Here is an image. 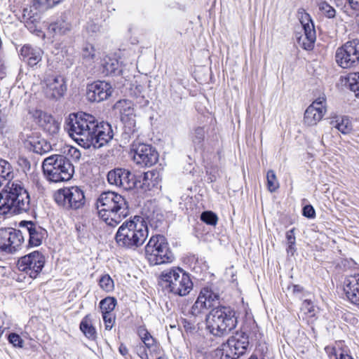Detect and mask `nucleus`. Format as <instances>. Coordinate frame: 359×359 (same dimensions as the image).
<instances>
[{"mask_svg":"<svg viewBox=\"0 0 359 359\" xmlns=\"http://www.w3.org/2000/svg\"><path fill=\"white\" fill-rule=\"evenodd\" d=\"M65 129L69 136L84 149H99L107 144L114 137L111 126L99 122L95 117L86 113L69 114Z\"/></svg>","mask_w":359,"mask_h":359,"instance_id":"obj_1","label":"nucleus"},{"mask_svg":"<svg viewBox=\"0 0 359 359\" xmlns=\"http://www.w3.org/2000/svg\"><path fill=\"white\" fill-rule=\"evenodd\" d=\"M98 216L107 225L115 226L130 213L126 198L114 191L102 192L96 201Z\"/></svg>","mask_w":359,"mask_h":359,"instance_id":"obj_2","label":"nucleus"},{"mask_svg":"<svg viewBox=\"0 0 359 359\" xmlns=\"http://www.w3.org/2000/svg\"><path fill=\"white\" fill-rule=\"evenodd\" d=\"M30 208L27 191L20 181L6 182L0 191V214L18 215L27 212Z\"/></svg>","mask_w":359,"mask_h":359,"instance_id":"obj_3","label":"nucleus"},{"mask_svg":"<svg viewBox=\"0 0 359 359\" xmlns=\"http://www.w3.org/2000/svg\"><path fill=\"white\" fill-rule=\"evenodd\" d=\"M147 237V222L142 217L135 216L119 226L115 240L119 247L135 250L143 245Z\"/></svg>","mask_w":359,"mask_h":359,"instance_id":"obj_4","label":"nucleus"},{"mask_svg":"<svg viewBox=\"0 0 359 359\" xmlns=\"http://www.w3.org/2000/svg\"><path fill=\"white\" fill-rule=\"evenodd\" d=\"M206 320L208 330L216 337L228 334L236 327L238 323L234 309L225 306L213 308Z\"/></svg>","mask_w":359,"mask_h":359,"instance_id":"obj_5","label":"nucleus"},{"mask_svg":"<svg viewBox=\"0 0 359 359\" xmlns=\"http://www.w3.org/2000/svg\"><path fill=\"white\" fill-rule=\"evenodd\" d=\"M160 277L165 290L175 295L186 296L193 289V283L189 275L180 267L165 270Z\"/></svg>","mask_w":359,"mask_h":359,"instance_id":"obj_6","label":"nucleus"},{"mask_svg":"<svg viewBox=\"0 0 359 359\" xmlns=\"http://www.w3.org/2000/svg\"><path fill=\"white\" fill-rule=\"evenodd\" d=\"M42 168L47 179L55 183L69 180L74 172L69 160L60 154L46 158L43 161Z\"/></svg>","mask_w":359,"mask_h":359,"instance_id":"obj_7","label":"nucleus"},{"mask_svg":"<svg viewBox=\"0 0 359 359\" xmlns=\"http://www.w3.org/2000/svg\"><path fill=\"white\" fill-rule=\"evenodd\" d=\"M144 252L149 264L153 266L171 263L175 258L167 239L161 235L150 238L144 248Z\"/></svg>","mask_w":359,"mask_h":359,"instance_id":"obj_8","label":"nucleus"},{"mask_svg":"<svg viewBox=\"0 0 359 359\" xmlns=\"http://www.w3.org/2000/svg\"><path fill=\"white\" fill-rule=\"evenodd\" d=\"M249 346L248 335L243 331H238L231 337L222 348L215 351V355L220 359H237L243 355Z\"/></svg>","mask_w":359,"mask_h":359,"instance_id":"obj_9","label":"nucleus"},{"mask_svg":"<svg viewBox=\"0 0 359 359\" xmlns=\"http://www.w3.org/2000/svg\"><path fill=\"white\" fill-rule=\"evenodd\" d=\"M55 203L65 210H78L85 205L86 198L83 191L74 186L58 189L54 194Z\"/></svg>","mask_w":359,"mask_h":359,"instance_id":"obj_10","label":"nucleus"},{"mask_svg":"<svg viewBox=\"0 0 359 359\" xmlns=\"http://www.w3.org/2000/svg\"><path fill=\"white\" fill-rule=\"evenodd\" d=\"M336 61L342 68L355 66L359 62V41L353 40L346 42L337 50Z\"/></svg>","mask_w":359,"mask_h":359,"instance_id":"obj_11","label":"nucleus"},{"mask_svg":"<svg viewBox=\"0 0 359 359\" xmlns=\"http://www.w3.org/2000/svg\"><path fill=\"white\" fill-rule=\"evenodd\" d=\"M131 153L133 154L134 161L141 166L150 167L158 160V154L151 144L134 142Z\"/></svg>","mask_w":359,"mask_h":359,"instance_id":"obj_12","label":"nucleus"},{"mask_svg":"<svg viewBox=\"0 0 359 359\" xmlns=\"http://www.w3.org/2000/svg\"><path fill=\"white\" fill-rule=\"evenodd\" d=\"M45 264V257L39 251H34L20 258L18 268L32 278H36Z\"/></svg>","mask_w":359,"mask_h":359,"instance_id":"obj_13","label":"nucleus"},{"mask_svg":"<svg viewBox=\"0 0 359 359\" xmlns=\"http://www.w3.org/2000/svg\"><path fill=\"white\" fill-rule=\"evenodd\" d=\"M24 241L22 232L11 228L0 229V250L8 253L18 251Z\"/></svg>","mask_w":359,"mask_h":359,"instance_id":"obj_14","label":"nucleus"},{"mask_svg":"<svg viewBox=\"0 0 359 359\" xmlns=\"http://www.w3.org/2000/svg\"><path fill=\"white\" fill-rule=\"evenodd\" d=\"M298 18L304 31V37L299 38L300 43L302 39V47L305 50H311L313 48L316 39V34L313 20L309 13L304 9L299 8L297 12Z\"/></svg>","mask_w":359,"mask_h":359,"instance_id":"obj_15","label":"nucleus"},{"mask_svg":"<svg viewBox=\"0 0 359 359\" xmlns=\"http://www.w3.org/2000/svg\"><path fill=\"white\" fill-rule=\"evenodd\" d=\"M107 180L111 185L130 190L135 187V176L131 172L124 168H115L107 174Z\"/></svg>","mask_w":359,"mask_h":359,"instance_id":"obj_16","label":"nucleus"},{"mask_svg":"<svg viewBox=\"0 0 359 359\" xmlns=\"http://www.w3.org/2000/svg\"><path fill=\"white\" fill-rule=\"evenodd\" d=\"M326 100L320 97L309 105L304 112V122L309 126H316L326 112Z\"/></svg>","mask_w":359,"mask_h":359,"instance_id":"obj_17","label":"nucleus"},{"mask_svg":"<svg viewBox=\"0 0 359 359\" xmlns=\"http://www.w3.org/2000/svg\"><path fill=\"white\" fill-rule=\"evenodd\" d=\"M111 84L104 81H95L87 86L86 96L89 101L100 102L108 99L112 93Z\"/></svg>","mask_w":359,"mask_h":359,"instance_id":"obj_18","label":"nucleus"},{"mask_svg":"<svg viewBox=\"0 0 359 359\" xmlns=\"http://www.w3.org/2000/svg\"><path fill=\"white\" fill-rule=\"evenodd\" d=\"M44 92L50 99H59L62 97L67 90L65 81L60 75H49L45 79Z\"/></svg>","mask_w":359,"mask_h":359,"instance_id":"obj_19","label":"nucleus"},{"mask_svg":"<svg viewBox=\"0 0 359 359\" xmlns=\"http://www.w3.org/2000/svg\"><path fill=\"white\" fill-rule=\"evenodd\" d=\"M114 108L119 111L122 116V120H124L125 116L128 117L129 121L128 125H125V133L129 135H133L137 128L135 120L130 118V116L135 114L133 102L128 100H121L115 104Z\"/></svg>","mask_w":359,"mask_h":359,"instance_id":"obj_20","label":"nucleus"},{"mask_svg":"<svg viewBox=\"0 0 359 359\" xmlns=\"http://www.w3.org/2000/svg\"><path fill=\"white\" fill-rule=\"evenodd\" d=\"M161 179L158 172L148 171L142 175L135 177V187L134 188L140 189L143 191L158 189Z\"/></svg>","mask_w":359,"mask_h":359,"instance_id":"obj_21","label":"nucleus"},{"mask_svg":"<svg viewBox=\"0 0 359 359\" xmlns=\"http://www.w3.org/2000/svg\"><path fill=\"white\" fill-rule=\"evenodd\" d=\"M20 54L29 67H34L41 61L43 51L39 47L26 44L21 48Z\"/></svg>","mask_w":359,"mask_h":359,"instance_id":"obj_22","label":"nucleus"},{"mask_svg":"<svg viewBox=\"0 0 359 359\" xmlns=\"http://www.w3.org/2000/svg\"><path fill=\"white\" fill-rule=\"evenodd\" d=\"M20 226L25 227L29 233V243L32 246H39L42 243L43 239L46 236V231L31 221H23Z\"/></svg>","mask_w":359,"mask_h":359,"instance_id":"obj_23","label":"nucleus"},{"mask_svg":"<svg viewBox=\"0 0 359 359\" xmlns=\"http://www.w3.org/2000/svg\"><path fill=\"white\" fill-rule=\"evenodd\" d=\"M72 14L70 11H65L57 20L48 26V29L55 34L65 35L69 32L72 28Z\"/></svg>","mask_w":359,"mask_h":359,"instance_id":"obj_24","label":"nucleus"},{"mask_svg":"<svg viewBox=\"0 0 359 359\" xmlns=\"http://www.w3.org/2000/svg\"><path fill=\"white\" fill-rule=\"evenodd\" d=\"M344 284V291L347 299L359 306V274L346 278Z\"/></svg>","mask_w":359,"mask_h":359,"instance_id":"obj_25","label":"nucleus"},{"mask_svg":"<svg viewBox=\"0 0 359 359\" xmlns=\"http://www.w3.org/2000/svg\"><path fill=\"white\" fill-rule=\"evenodd\" d=\"M39 123L43 130L50 135H54L59 131L60 126L58 122L51 115L46 113H41Z\"/></svg>","mask_w":359,"mask_h":359,"instance_id":"obj_26","label":"nucleus"},{"mask_svg":"<svg viewBox=\"0 0 359 359\" xmlns=\"http://www.w3.org/2000/svg\"><path fill=\"white\" fill-rule=\"evenodd\" d=\"M79 328L84 336L90 341H95L97 334L95 327L93 325L90 314L86 315L81 320Z\"/></svg>","mask_w":359,"mask_h":359,"instance_id":"obj_27","label":"nucleus"},{"mask_svg":"<svg viewBox=\"0 0 359 359\" xmlns=\"http://www.w3.org/2000/svg\"><path fill=\"white\" fill-rule=\"evenodd\" d=\"M330 125L344 135L350 134L353 130V124L348 116H337L330 121Z\"/></svg>","mask_w":359,"mask_h":359,"instance_id":"obj_28","label":"nucleus"},{"mask_svg":"<svg viewBox=\"0 0 359 359\" xmlns=\"http://www.w3.org/2000/svg\"><path fill=\"white\" fill-rule=\"evenodd\" d=\"M27 142L30 145V149L34 153L41 155L48 152L51 149V145L43 138L29 137Z\"/></svg>","mask_w":359,"mask_h":359,"instance_id":"obj_29","label":"nucleus"},{"mask_svg":"<svg viewBox=\"0 0 359 359\" xmlns=\"http://www.w3.org/2000/svg\"><path fill=\"white\" fill-rule=\"evenodd\" d=\"M198 297L203 302L205 303V306L208 309L213 307L215 304L218 303L219 295L218 293L215 292L209 287H203L201 289Z\"/></svg>","mask_w":359,"mask_h":359,"instance_id":"obj_30","label":"nucleus"},{"mask_svg":"<svg viewBox=\"0 0 359 359\" xmlns=\"http://www.w3.org/2000/svg\"><path fill=\"white\" fill-rule=\"evenodd\" d=\"M12 177L13 170L11 164L4 159H0V187L4 182L11 181Z\"/></svg>","mask_w":359,"mask_h":359,"instance_id":"obj_31","label":"nucleus"},{"mask_svg":"<svg viewBox=\"0 0 359 359\" xmlns=\"http://www.w3.org/2000/svg\"><path fill=\"white\" fill-rule=\"evenodd\" d=\"M102 72L106 75L116 74L118 69V61L116 58L105 57L102 62Z\"/></svg>","mask_w":359,"mask_h":359,"instance_id":"obj_32","label":"nucleus"},{"mask_svg":"<svg viewBox=\"0 0 359 359\" xmlns=\"http://www.w3.org/2000/svg\"><path fill=\"white\" fill-rule=\"evenodd\" d=\"M117 300L113 297H107L100 302V309L102 314H109L114 310Z\"/></svg>","mask_w":359,"mask_h":359,"instance_id":"obj_33","label":"nucleus"},{"mask_svg":"<svg viewBox=\"0 0 359 359\" xmlns=\"http://www.w3.org/2000/svg\"><path fill=\"white\" fill-rule=\"evenodd\" d=\"M95 49L90 43H86L81 51L82 59L83 62L91 64L95 58Z\"/></svg>","mask_w":359,"mask_h":359,"instance_id":"obj_34","label":"nucleus"},{"mask_svg":"<svg viewBox=\"0 0 359 359\" xmlns=\"http://www.w3.org/2000/svg\"><path fill=\"white\" fill-rule=\"evenodd\" d=\"M351 90L359 97V72H353L348 74L346 78Z\"/></svg>","mask_w":359,"mask_h":359,"instance_id":"obj_35","label":"nucleus"},{"mask_svg":"<svg viewBox=\"0 0 359 359\" xmlns=\"http://www.w3.org/2000/svg\"><path fill=\"white\" fill-rule=\"evenodd\" d=\"M137 333L147 348H150L154 344V339L146 328L144 327H140L138 328Z\"/></svg>","mask_w":359,"mask_h":359,"instance_id":"obj_36","label":"nucleus"},{"mask_svg":"<svg viewBox=\"0 0 359 359\" xmlns=\"http://www.w3.org/2000/svg\"><path fill=\"white\" fill-rule=\"evenodd\" d=\"M100 287L107 292H112L114 289V283L109 274H104L99 280Z\"/></svg>","mask_w":359,"mask_h":359,"instance_id":"obj_37","label":"nucleus"},{"mask_svg":"<svg viewBox=\"0 0 359 359\" xmlns=\"http://www.w3.org/2000/svg\"><path fill=\"white\" fill-rule=\"evenodd\" d=\"M208 309L205 306V303L203 302L201 299L198 297L196 301L191 306L190 310V314L193 316H198L201 314L204 313Z\"/></svg>","mask_w":359,"mask_h":359,"instance_id":"obj_38","label":"nucleus"},{"mask_svg":"<svg viewBox=\"0 0 359 359\" xmlns=\"http://www.w3.org/2000/svg\"><path fill=\"white\" fill-rule=\"evenodd\" d=\"M205 131L203 127H197L192 135V141L196 146L201 147L205 138Z\"/></svg>","mask_w":359,"mask_h":359,"instance_id":"obj_39","label":"nucleus"},{"mask_svg":"<svg viewBox=\"0 0 359 359\" xmlns=\"http://www.w3.org/2000/svg\"><path fill=\"white\" fill-rule=\"evenodd\" d=\"M267 179V187L270 192L275 191L279 187V184L278 180H276V176L275 172L270 170L267 172L266 175Z\"/></svg>","mask_w":359,"mask_h":359,"instance_id":"obj_40","label":"nucleus"},{"mask_svg":"<svg viewBox=\"0 0 359 359\" xmlns=\"http://www.w3.org/2000/svg\"><path fill=\"white\" fill-rule=\"evenodd\" d=\"M318 8L322 13L328 18H333L336 15L335 9L325 1L320 2Z\"/></svg>","mask_w":359,"mask_h":359,"instance_id":"obj_41","label":"nucleus"},{"mask_svg":"<svg viewBox=\"0 0 359 359\" xmlns=\"http://www.w3.org/2000/svg\"><path fill=\"white\" fill-rule=\"evenodd\" d=\"M201 219L209 225L215 226L217 223V216L211 211H205L201 215Z\"/></svg>","mask_w":359,"mask_h":359,"instance_id":"obj_42","label":"nucleus"},{"mask_svg":"<svg viewBox=\"0 0 359 359\" xmlns=\"http://www.w3.org/2000/svg\"><path fill=\"white\" fill-rule=\"evenodd\" d=\"M301 311L309 317H313L316 315L315 307L311 301L309 299L304 300L301 307Z\"/></svg>","mask_w":359,"mask_h":359,"instance_id":"obj_43","label":"nucleus"},{"mask_svg":"<svg viewBox=\"0 0 359 359\" xmlns=\"http://www.w3.org/2000/svg\"><path fill=\"white\" fill-rule=\"evenodd\" d=\"M64 152H67V154L71 157L72 160L77 161L80 159L81 153L77 148L67 145L64 148Z\"/></svg>","mask_w":359,"mask_h":359,"instance_id":"obj_44","label":"nucleus"},{"mask_svg":"<svg viewBox=\"0 0 359 359\" xmlns=\"http://www.w3.org/2000/svg\"><path fill=\"white\" fill-rule=\"evenodd\" d=\"M86 29L89 34H96L104 32V29L100 25L93 21L88 22Z\"/></svg>","mask_w":359,"mask_h":359,"instance_id":"obj_45","label":"nucleus"},{"mask_svg":"<svg viewBox=\"0 0 359 359\" xmlns=\"http://www.w3.org/2000/svg\"><path fill=\"white\" fill-rule=\"evenodd\" d=\"M104 323V328L107 330H111L115 322V317L112 313L102 314Z\"/></svg>","mask_w":359,"mask_h":359,"instance_id":"obj_46","label":"nucleus"},{"mask_svg":"<svg viewBox=\"0 0 359 359\" xmlns=\"http://www.w3.org/2000/svg\"><path fill=\"white\" fill-rule=\"evenodd\" d=\"M8 339L11 344H12L14 346L16 347H22L23 346V340L20 337V335L15 333H11L8 335Z\"/></svg>","mask_w":359,"mask_h":359,"instance_id":"obj_47","label":"nucleus"},{"mask_svg":"<svg viewBox=\"0 0 359 359\" xmlns=\"http://www.w3.org/2000/svg\"><path fill=\"white\" fill-rule=\"evenodd\" d=\"M134 98L135 100V104L138 105L140 108L147 107L149 103L144 95H139Z\"/></svg>","mask_w":359,"mask_h":359,"instance_id":"obj_48","label":"nucleus"},{"mask_svg":"<svg viewBox=\"0 0 359 359\" xmlns=\"http://www.w3.org/2000/svg\"><path fill=\"white\" fill-rule=\"evenodd\" d=\"M303 215L307 218L315 217V210L311 205H306L303 208Z\"/></svg>","mask_w":359,"mask_h":359,"instance_id":"obj_49","label":"nucleus"},{"mask_svg":"<svg viewBox=\"0 0 359 359\" xmlns=\"http://www.w3.org/2000/svg\"><path fill=\"white\" fill-rule=\"evenodd\" d=\"M146 346L140 344L137 347V354L142 359H149L148 354L146 351Z\"/></svg>","mask_w":359,"mask_h":359,"instance_id":"obj_50","label":"nucleus"},{"mask_svg":"<svg viewBox=\"0 0 359 359\" xmlns=\"http://www.w3.org/2000/svg\"><path fill=\"white\" fill-rule=\"evenodd\" d=\"M144 87L141 85H137L134 87V88H132V95L134 97H137V95H144Z\"/></svg>","mask_w":359,"mask_h":359,"instance_id":"obj_51","label":"nucleus"},{"mask_svg":"<svg viewBox=\"0 0 359 359\" xmlns=\"http://www.w3.org/2000/svg\"><path fill=\"white\" fill-rule=\"evenodd\" d=\"M292 292L294 295H296L299 299H302L303 297L301 296V294L304 292V288L299 285H294L292 286Z\"/></svg>","mask_w":359,"mask_h":359,"instance_id":"obj_52","label":"nucleus"},{"mask_svg":"<svg viewBox=\"0 0 359 359\" xmlns=\"http://www.w3.org/2000/svg\"><path fill=\"white\" fill-rule=\"evenodd\" d=\"M335 356L336 359H353L351 355L344 351H341L340 353L335 351Z\"/></svg>","mask_w":359,"mask_h":359,"instance_id":"obj_53","label":"nucleus"},{"mask_svg":"<svg viewBox=\"0 0 359 359\" xmlns=\"http://www.w3.org/2000/svg\"><path fill=\"white\" fill-rule=\"evenodd\" d=\"M286 238H287L288 244H294L295 243V237H294V229H291L287 232Z\"/></svg>","mask_w":359,"mask_h":359,"instance_id":"obj_54","label":"nucleus"},{"mask_svg":"<svg viewBox=\"0 0 359 359\" xmlns=\"http://www.w3.org/2000/svg\"><path fill=\"white\" fill-rule=\"evenodd\" d=\"M7 123V118L4 114H2V111H0V132L3 133Z\"/></svg>","mask_w":359,"mask_h":359,"instance_id":"obj_55","label":"nucleus"},{"mask_svg":"<svg viewBox=\"0 0 359 359\" xmlns=\"http://www.w3.org/2000/svg\"><path fill=\"white\" fill-rule=\"evenodd\" d=\"M41 4L46 5V7H52L53 6L59 4V0H39Z\"/></svg>","mask_w":359,"mask_h":359,"instance_id":"obj_56","label":"nucleus"},{"mask_svg":"<svg viewBox=\"0 0 359 359\" xmlns=\"http://www.w3.org/2000/svg\"><path fill=\"white\" fill-rule=\"evenodd\" d=\"M352 9L359 10V0H347Z\"/></svg>","mask_w":359,"mask_h":359,"instance_id":"obj_57","label":"nucleus"},{"mask_svg":"<svg viewBox=\"0 0 359 359\" xmlns=\"http://www.w3.org/2000/svg\"><path fill=\"white\" fill-rule=\"evenodd\" d=\"M118 351L119 353L123 356H126L128 353V349L123 344L120 345Z\"/></svg>","mask_w":359,"mask_h":359,"instance_id":"obj_58","label":"nucleus"},{"mask_svg":"<svg viewBox=\"0 0 359 359\" xmlns=\"http://www.w3.org/2000/svg\"><path fill=\"white\" fill-rule=\"evenodd\" d=\"M4 320H3V318L0 316V337H1L2 334H3V333H4Z\"/></svg>","mask_w":359,"mask_h":359,"instance_id":"obj_59","label":"nucleus"},{"mask_svg":"<svg viewBox=\"0 0 359 359\" xmlns=\"http://www.w3.org/2000/svg\"><path fill=\"white\" fill-rule=\"evenodd\" d=\"M288 245H289L287 249V253H290L291 255H293L294 252V244H288Z\"/></svg>","mask_w":359,"mask_h":359,"instance_id":"obj_60","label":"nucleus"},{"mask_svg":"<svg viewBox=\"0 0 359 359\" xmlns=\"http://www.w3.org/2000/svg\"><path fill=\"white\" fill-rule=\"evenodd\" d=\"M6 74L5 67L3 65H1L0 67V78H3Z\"/></svg>","mask_w":359,"mask_h":359,"instance_id":"obj_61","label":"nucleus"},{"mask_svg":"<svg viewBox=\"0 0 359 359\" xmlns=\"http://www.w3.org/2000/svg\"><path fill=\"white\" fill-rule=\"evenodd\" d=\"M248 359H259L256 355H251Z\"/></svg>","mask_w":359,"mask_h":359,"instance_id":"obj_62","label":"nucleus"},{"mask_svg":"<svg viewBox=\"0 0 359 359\" xmlns=\"http://www.w3.org/2000/svg\"><path fill=\"white\" fill-rule=\"evenodd\" d=\"M62 1V0H59V3H60V1Z\"/></svg>","mask_w":359,"mask_h":359,"instance_id":"obj_63","label":"nucleus"}]
</instances>
